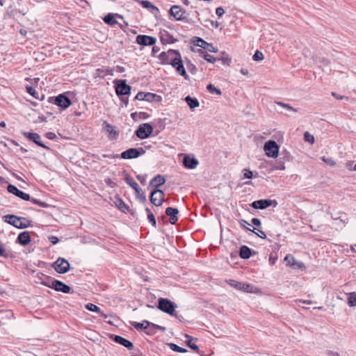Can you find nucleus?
Segmentation results:
<instances>
[{"label":"nucleus","mask_w":356,"mask_h":356,"mask_svg":"<svg viewBox=\"0 0 356 356\" xmlns=\"http://www.w3.org/2000/svg\"><path fill=\"white\" fill-rule=\"evenodd\" d=\"M113 83L117 96L121 101H124V96L131 94V87L127 83L125 79H115Z\"/></svg>","instance_id":"obj_1"},{"label":"nucleus","mask_w":356,"mask_h":356,"mask_svg":"<svg viewBox=\"0 0 356 356\" xmlns=\"http://www.w3.org/2000/svg\"><path fill=\"white\" fill-rule=\"evenodd\" d=\"M47 103L48 104H55L61 110H65L71 106L72 101L65 93H62L56 97H49Z\"/></svg>","instance_id":"obj_2"},{"label":"nucleus","mask_w":356,"mask_h":356,"mask_svg":"<svg viewBox=\"0 0 356 356\" xmlns=\"http://www.w3.org/2000/svg\"><path fill=\"white\" fill-rule=\"evenodd\" d=\"M123 173L124 175V180L126 183L135 191L136 198L138 199L141 203H145L147 198L141 188H140L134 178L129 176L126 171H124Z\"/></svg>","instance_id":"obj_3"},{"label":"nucleus","mask_w":356,"mask_h":356,"mask_svg":"<svg viewBox=\"0 0 356 356\" xmlns=\"http://www.w3.org/2000/svg\"><path fill=\"white\" fill-rule=\"evenodd\" d=\"M157 307L163 312L173 316L175 315V309L177 306L174 302L168 298H159Z\"/></svg>","instance_id":"obj_4"},{"label":"nucleus","mask_w":356,"mask_h":356,"mask_svg":"<svg viewBox=\"0 0 356 356\" xmlns=\"http://www.w3.org/2000/svg\"><path fill=\"white\" fill-rule=\"evenodd\" d=\"M154 127L149 123H143L138 126L134 134L140 139H146L153 133Z\"/></svg>","instance_id":"obj_5"},{"label":"nucleus","mask_w":356,"mask_h":356,"mask_svg":"<svg viewBox=\"0 0 356 356\" xmlns=\"http://www.w3.org/2000/svg\"><path fill=\"white\" fill-rule=\"evenodd\" d=\"M145 150L143 147L129 148L122 152L120 154V158L122 159H136L145 154Z\"/></svg>","instance_id":"obj_6"},{"label":"nucleus","mask_w":356,"mask_h":356,"mask_svg":"<svg viewBox=\"0 0 356 356\" xmlns=\"http://www.w3.org/2000/svg\"><path fill=\"white\" fill-rule=\"evenodd\" d=\"M279 145L273 140L265 143L264 149L267 156L270 158H277L279 155Z\"/></svg>","instance_id":"obj_7"},{"label":"nucleus","mask_w":356,"mask_h":356,"mask_svg":"<svg viewBox=\"0 0 356 356\" xmlns=\"http://www.w3.org/2000/svg\"><path fill=\"white\" fill-rule=\"evenodd\" d=\"M54 270L60 274H65L69 271L70 264L68 261L63 257H58L52 264Z\"/></svg>","instance_id":"obj_8"},{"label":"nucleus","mask_w":356,"mask_h":356,"mask_svg":"<svg viewBox=\"0 0 356 356\" xmlns=\"http://www.w3.org/2000/svg\"><path fill=\"white\" fill-rule=\"evenodd\" d=\"M171 65L175 68L176 72L181 76H184L186 80L189 79V76L186 73V71L183 65L181 60V56H176L174 58H172Z\"/></svg>","instance_id":"obj_9"},{"label":"nucleus","mask_w":356,"mask_h":356,"mask_svg":"<svg viewBox=\"0 0 356 356\" xmlns=\"http://www.w3.org/2000/svg\"><path fill=\"white\" fill-rule=\"evenodd\" d=\"M165 193L162 190L154 188L149 195V200L156 207L161 206L164 202Z\"/></svg>","instance_id":"obj_10"},{"label":"nucleus","mask_w":356,"mask_h":356,"mask_svg":"<svg viewBox=\"0 0 356 356\" xmlns=\"http://www.w3.org/2000/svg\"><path fill=\"white\" fill-rule=\"evenodd\" d=\"M186 13V10L177 5L172 6L169 11V14L174 17L176 20L189 22L185 16Z\"/></svg>","instance_id":"obj_11"},{"label":"nucleus","mask_w":356,"mask_h":356,"mask_svg":"<svg viewBox=\"0 0 356 356\" xmlns=\"http://www.w3.org/2000/svg\"><path fill=\"white\" fill-rule=\"evenodd\" d=\"M180 56L179 50L169 49L167 51L161 52L158 58L160 60L161 64L162 65H171L172 56Z\"/></svg>","instance_id":"obj_12"},{"label":"nucleus","mask_w":356,"mask_h":356,"mask_svg":"<svg viewBox=\"0 0 356 356\" xmlns=\"http://www.w3.org/2000/svg\"><path fill=\"white\" fill-rule=\"evenodd\" d=\"M102 129L107 134V136L111 140H115L118 139L120 131L117 128L107 121H104L102 124Z\"/></svg>","instance_id":"obj_13"},{"label":"nucleus","mask_w":356,"mask_h":356,"mask_svg":"<svg viewBox=\"0 0 356 356\" xmlns=\"http://www.w3.org/2000/svg\"><path fill=\"white\" fill-rule=\"evenodd\" d=\"M271 205L276 207L277 202L275 200L261 199L252 202L250 206L255 209H265Z\"/></svg>","instance_id":"obj_14"},{"label":"nucleus","mask_w":356,"mask_h":356,"mask_svg":"<svg viewBox=\"0 0 356 356\" xmlns=\"http://www.w3.org/2000/svg\"><path fill=\"white\" fill-rule=\"evenodd\" d=\"M23 136L26 137L29 140L34 143L35 145H37L39 147H41L44 149L49 150L50 148L45 145L42 141H41V136L35 132H26L24 131L22 133Z\"/></svg>","instance_id":"obj_15"},{"label":"nucleus","mask_w":356,"mask_h":356,"mask_svg":"<svg viewBox=\"0 0 356 356\" xmlns=\"http://www.w3.org/2000/svg\"><path fill=\"white\" fill-rule=\"evenodd\" d=\"M193 43L195 46L200 47L210 52L216 53L218 51V49L215 47L213 44L206 42L204 40L200 37H195L194 40H193Z\"/></svg>","instance_id":"obj_16"},{"label":"nucleus","mask_w":356,"mask_h":356,"mask_svg":"<svg viewBox=\"0 0 356 356\" xmlns=\"http://www.w3.org/2000/svg\"><path fill=\"white\" fill-rule=\"evenodd\" d=\"M114 203L117 208L124 213H129L132 216H135V212L130 209L129 206L119 195L115 196Z\"/></svg>","instance_id":"obj_17"},{"label":"nucleus","mask_w":356,"mask_h":356,"mask_svg":"<svg viewBox=\"0 0 356 356\" xmlns=\"http://www.w3.org/2000/svg\"><path fill=\"white\" fill-rule=\"evenodd\" d=\"M136 41L141 46H152L156 44V38L147 35H138Z\"/></svg>","instance_id":"obj_18"},{"label":"nucleus","mask_w":356,"mask_h":356,"mask_svg":"<svg viewBox=\"0 0 356 356\" xmlns=\"http://www.w3.org/2000/svg\"><path fill=\"white\" fill-rule=\"evenodd\" d=\"M109 338L114 342L120 344L121 346L127 348L129 350H132L134 348V344L131 341L120 335L111 334H110Z\"/></svg>","instance_id":"obj_19"},{"label":"nucleus","mask_w":356,"mask_h":356,"mask_svg":"<svg viewBox=\"0 0 356 356\" xmlns=\"http://www.w3.org/2000/svg\"><path fill=\"white\" fill-rule=\"evenodd\" d=\"M8 191L17 196L19 198H21L23 200L28 201L31 200V196L29 194L23 192L22 191L18 189L13 184H8L7 187Z\"/></svg>","instance_id":"obj_20"},{"label":"nucleus","mask_w":356,"mask_h":356,"mask_svg":"<svg viewBox=\"0 0 356 356\" xmlns=\"http://www.w3.org/2000/svg\"><path fill=\"white\" fill-rule=\"evenodd\" d=\"M51 289L56 291H60L64 293H71V287L68 286L67 284H65L64 282L55 280H54L53 283L51 284Z\"/></svg>","instance_id":"obj_21"},{"label":"nucleus","mask_w":356,"mask_h":356,"mask_svg":"<svg viewBox=\"0 0 356 356\" xmlns=\"http://www.w3.org/2000/svg\"><path fill=\"white\" fill-rule=\"evenodd\" d=\"M36 280L35 282L38 284H41L45 286L51 288V284L53 283L54 279L51 276L47 275L42 273H38L35 276Z\"/></svg>","instance_id":"obj_22"},{"label":"nucleus","mask_w":356,"mask_h":356,"mask_svg":"<svg viewBox=\"0 0 356 356\" xmlns=\"http://www.w3.org/2000/svg\"><path fill=\"white\" fill-rule=\"evenodd\" d=\"M182 163L183 165L187 169H195L199 163L197 159L187 154L184 156Z\"/></svg>","instance_id":"obj_23"},{"label":"nucleus","mask_w":356,"mask_h":356,"mask_svg":"<svg viewBox=\"0 0 356 356\" xmlns=\"http://www.w3.org/2000/svg\"><path fill=\"white\" fill-rule=\"evenodd\" d=\"M31 241L30 232L28 231H24L18 234L16 243L21 245L26 246L30 243Z\"/></svg>","instance_id":"obj_24"},{"label":"nucleus","mask_w":356,"mask_h":356,"mask_svg":"<svg viewBox=\"0 0 356 356\" xmlns=\"http://www.w3.org/2000/svg\"><path fill=\"white\" fill-rule=\"evenodd\" d=\"M160 40L163 44H173L177 41V39L165 30L160 31Z\"/></svg>","instance_id":"obj_25"},{"label":"nucleus","mask_w":356,"mask_h":356,"mask_svg":"<svg viewBox=\"0 0 356 356\" xmlns=\"http://www.w3.org/2000/svg\"><path fill=\"white\" fill-rule=\"evenodd\" d=\"M117 18L123 19V17L120 14L111 13L105 15L103 20L106 24L113 26L118 24L116 20Z\"/></svg>","instance_id":"obj_26"},{"label":"nucleus","mask_w":356,"mask_h":356,"mask_svg":"<svg viewBox=\"0 0 356 356\" xmlns=\"http://www.w3.org/2000/svg\"><path fill=\"white\" fill-rule=\"evenodd\" d=\"M229 284L231 286H234L235 289H239L245 292H251L252 289V286L248 283H243L231 280Z\"/></svg>","instance_id":"obj_27"},{"label":"nucleus","mask_w":356,"mask_h":356,"mask_svg":"<svg viewBox=\"0 0 356 356\" xmlns=\"http://www.w3.org/2000/svg\"><path fill=\"white\" fill-rule=\"evenodd\" d=\"M3 219L5 222L10 224L14 226L15 227H17L18 221H20L22 220H26V218L17 216L14 214H7L3 216Z\"/></svg>","instance_id":"obj_28"},{"label":"nucleus","mask_w":356,"mask_h":356,"mask_svg":"<svg viewBox=\"0 0 356 356\" xmlns=\"http://www.w3.org/2000/svg\"><path fill=\"white\" fill-rule=\"evenodd\" d=\"M255 254L256 252L254 251L245 245H241L239 248L238 254L243 259H248L252 255Z\"/></svg>","instance_id":"obj_29"},{"label":"nucleus","mask_w":356,"mask_h":356,"mask_svg":"<svg viewBox=\"0 0 356 356\" xmlns=\"http://www.w3.org/2000/svg\"><path fill=\"white\" fill-rule=\"evenodd\" d=\"M179 210L174 207H168L165 209V214L170 217V222L172 225H175L178 221Z\"/></svg>","instance_id":"obj_30"},{"label":"nucleus","mask_w":356,"mask_h":356,"mask_svg":"<svg viewBox=\"0 0 356 356\" xmlns=\"http://www.w3.org/2000/svg\"><path fill=\"white\" fill-rule=\"evenodd\" d=\"M165 182V177L161 175H157L150 181L149 187L159 189L158 188L164 184Z\"/></svg>","instance_id":"obj_31"},{"label":"nucleus","mask_w":356,"mask_h":356,"mask_svg":"<svg viewBox=\"0 0 356 356\" xmlns=\"http://www.w3.org/2000/svg\"><path fill=\"white\" fill-rule=\"evenodd\" d=\"M139 3L143 6V8L148 9L152 13L159 12V8L149 1L142 0L140 1Z\"/></svg>","instance_id":"obj_32"},{"label":"nucleus","mask_w":356,"mask_h":356,"mask_svg":"<svg viewBox=\"0 0 356 356\" xmlns=\"http://www.w3.org/2000/svg\"><path fill=\"white\" fill-rule=\"evenodd\" d=\"M186 340V344L191 348L193 350L198 351L199 347L197 345H196L193 341H197V339L187 334H185Z\"/></svg>","instance_id":"obj_33"},{"label":"nucleus","mask_w":356,"mask_h":356,"mask_svg":"<svg viewBox=\"0 0 356 356\" xmlns=\"http://www.w3.org/2000/svg\"><path fill=\"white\" fill-rule=\"evenodd\" d=\"M184 100L191 109H195L200 106V103L197 99L195 97H192L190 95L186 96Z\"/></svg>","instance_id":"obj_34"},{"label":"nucleus","mask_w":356,"mask_h":356,"mask_svg":"<svg viewBox=\"0 0 356 356\" xmlns=\"http://www.w3.org/2000/svg\"><path fill=\"white\" fill-rule=\"evenodd\" d=\"M145 97V101L149 102H159L161 101L162 97L152 92H146V95H143Z\"/></svg>","instance_id":"obj_35"},{"label":"nucleus","mask_w":356,"mask_h":356,"mask_svg":"<svg viewBox=\"0 0 356 356\" xmlns=\"http://www.w3.org/2000/svg\"><path fill=\"white\" fill-rule=\"evenodd\" d=\"M113 71L114 69L112 68H106L105 70L103 68H99L96 70L97 76L102 79H104L106 74L113 76Z\"/></svg>","instance_id":"obj_36"},{"label":"nucleus","mask_w":356,"mask_h":356,"mask_svg":"<svg viewBox=\"0 0 356 356\" xmlns=\"http://www.w3.org/2000/svg\"><path fill=\"white\" fill-rule=\"evenodd\" d=\"M145 323H149L148 321H146V320H144L142 322L139 323V322H136V321H132L131 322V325L136 329L138 331H142V330H144L145 331V329H146V325H145Z\"/></svg>","instance_id":"obj_37"},{"label":"nucleus","mask_w":356,"mask_h":356,"mask_svg":"<svg viewBox=\"0 0 356 356\" xmlns=\"http://www.w3.org/2000/svg\"><path fill=\"white\" fill-rule=\"evenodd\" d=\"M31 226H32V220L26 218V220H22L20 221H18L16 228L22 229L29 227Z\"/></svg>","instance_id":"obj_38"},{"label":"nucleus","mask_w":356,"mask_h":356,"mask_svg":"<svg viewBox=\"0 0 356 356\" xmlns=\"http://www.w3.org/2000/svg\"><path fill=\"white\" fill-rule=\"evenodd\" d=\"M199 53L200 55L209 63H214L217 60V58H215L203 50H199Z\"/></svg>","instance_id":"obj_39"},{"label":"nucleus","mask_w":356,"mask_h":356,"mask_svg":"<svg viewBox=\"0 0 356 356\" xmlns=\"http://www.w3.org/2000/svg\"><path fill=\"white\" fill-rule=\"evenodd\" d=\"M168 345L170 347V348L175 352L181 353H185L188 352L187 349L181 348L175 343H170Z\"/></svg>","instance_id":"obj_40"},{"label":"nucleus","mask_w":356,"mask_h":356,"mask_svg":"<svg viewBox=\"0 0 356 356\" xmlns=\"http://www.w3.org/2000/svg\"><path fill=\"white\" fill-rule=\"evenodd\" d=\"M146 329L145 332L148 335H153L156 333V327H152V325H155L153 323L149 321V323H145Z\"/></svg>","instance_id":"obj_41"},{"label":"nucleus","mask_w":356,"mask_h":356,"mask_svg":"<svg viewBox=\"0 0 356 356\" xmlns=\"http://www.w3.org/2000/svg\"><path fill=\"white\" fill-rule=\"evenodd\" d=\"M207 90L211 94H216L217 95H220L222 94L221 90L219 88L215 87L212 83H209L207 86Z\"/></svg>","instance_id":"obj_42"},{"label":"nucleus","mask_w":356,"mask_h":356,"mask_svg":"<svg viewBox=\"0 0 356 356\" xmlns=\"http://www.w3.org/2000/svg\"><path fill=\"white\" fill-rule=\"evenodd\" d=\"M285 161H286L283 160V159L280 158L278 160H277L275 161V163L273 165V168L275 170H284L285 169V165H284Z\"/></svg>","instance_id":"obj_43"},{"label":"nucleus","mask_w":356,"mask_h":356,"mask_svg":"<svg viewBox=\"0 0 356 356\" xmlns=\"http://www.w3.org/2000/svg\"><path fill=\"white\" fill-rule=\"evenodd\" d=\"M348 304L350 307L356 306V293H350L348 298Z\"/></svg>","instance_id":"obj_44"},{"label":"nucleus","mask_w":356,"mask_h":356,"mask_svg":"<svg viewBox=\"0 0 356 356\" xmlns=\"http://www.w3.org/2000/svg\"><path fill=\"white\" fill-rule=\"evenodd\" d=\"M26 92L32 95L35 99H39V93L35 90V89L31 86H27L26 87Z\"/></svg>","instance_id":"obj_45"},{"label":"nucleus","mask_w":356,"mask_h":356,"mask_svg":"<svg viewBox=\"0 0 356 356\" xmlns=\"http://www.w3.org/2000/svg\"><path fill=\"white\" fill-rule=\"evenodd\" d=\"M86 308L88 311L96 312V313L100 312V310H101V309L98 306H97L96 305L92 304V303H88L86 305Z\"/></svg>","instance_id":"obj_46"},{"label":"nucleus","mask_w":356,"mask_h":356,"mask_svg":"<svg viewBox=\"0 0 356 356\" xmlns=\"http://www.w3.org/2000/svg\"><path fill=\"white\" fill-rule=\"evenodd\" d=\"M222 54V56L220 58H217V60H220L223 64L229 65L232 61V58L225 52H223Z\"/></svg>","instance_id":"obj_47"},{"label":"nucleus","mask_w":356,"mask_h":356,"mask_svg":"<svg viewBox=\"0 0 356 356\" xmlns=\"http://www.w3.org/2000/svg\"><path fill=\"white\" fill-rule=\"evenodd\" d=\"M275 104L279 105V106H281L283 108H285L288 111H294V112H298V110L296 108H293V106H291V105H289L288 104L284 103L282 102H275Z\"/></svg>","instance_id":"obj_48"},{"label":"nucleus","mask_w":356,"mask_h":356,"mask_svg":"<svg viewBox=\"0 0 356 356\" xmlns=\"http://www.w3.org/2000/svg\"><path fill=\"white\" fill-rule=\"evenodd\" d=\"M29 201H31L33 204L39 205L40 207H43V208L49 207V204L47 203H46L44 202H42L41 200H38V199L31 197V200Z\"/></svg>","instance_id":"obj_49"},{"label":"nucleus","mask_w":356,"mask_h":356,"mask_svg":"<svg viewBox=\"0 0 356 356\" xmlns=\"http://www.w3.org/2000/svg\"><path fill=\"white\" fill-rule=\"evenodd\" d=\"M264 58V54H262L261 51H259V50H257L253 56H252V59L254 60V61H261Z\"/></svg>","instance_id":"obj_50"},{"label":"nucleus","mask_w":356,"mask_h":356,"mask_svg":"<svg viewBox=\"0 0 356 356\" xmlns=\"http://www.w3.org/2000/svg\"><path fill=\"white\" fill-rule=\"evenodd\" d=\"M186 67L188 68V70L193 74H196L197 72V68L196 66L193 64L191 61H188L186 64Z\"/></svg>","instance_id":"obj_51"},{"label":"nucleus","mask_w":356,"mask_h":356,"mask_svg":"<svg viewBox=\"0 0 356 356\" xmlns=\"http://www.w3.org/2000/svg\"><path fill=\"white\" fill-rule=\"evenodd\" d=\"M239 224L241 225V226L245 229V230L247 231H250V232H254V230H256V228H254L253 229H250L249 227H246V225H250V223H248L244 219H241L239 220Z\"/></svg>","instance_id":"obj_52"},{"label":"nucleus","mask_w":356,"mask_h":356,"mask_svg":"<svg viewBox=\"0 0 356 356\" xmlns=\"http://www.w3.org/2000/svg\"><path fill=\"white\" fill-rule=\"evenodd\" d=\"M304 139L305 141L312 144L314 143V137L313 135L310 134L308 131L305 132L304 134Z\"/></svg>","instance_id":"obj_53"},{"label":"nucleus","mask_w":356,"mask_h":356,"mask_svg":"<svg viewBox=\"0 0 356 356\" xmlns=\"http://www.w3.org/2000/svg\"><path fill=\"white\" fill-rule=\"evenodd\" d=\"M280 156H280L281 159H283V160L286 161H290L291 158L290 153L288 151H286V149L283 150L280 153Z\"/></svg>","instance_id":"obj_54"},{"label":"nucleus","mask_w":356,"mask_h":356,"mask_svg":"<svg viewBox=\"0 0 356 356\" xmlns=\"http://www.w3.org/2000/svg\"><path fill=\"white\" fill-rule=\"evenodd\" d=\"M291 267L295 269H302L305 268L304 264L295 259V262L291 263Z\"/></svg>","instance_id":"obj_55"},{"label":"nucleus","mask_w":356,"mask_h":356,"mask_svg":"<svg viewBox=\"0 0 356 356\" xmlns=\"http://www.w3.org/2000/svg\"><path fill=\"white\" fill-rule=\"evenodd\" d=\"M322 160L330 166H334L336 165V162L332 158H326L325 156L322 157Z\"/></svg>","instance_id":"obj_56"},{"label":"nucleus","mask_w":356,"mask_h":356,"mask_svg":"<svg viewBox=\"0 0 356 356\" xmlns=\"http://www.w3.org/2000/svg\"><path fill=\"white\" fill-rule=\"evenodd\" d=\"M243 178L245 179H252V176H253V173L251 170H248V169H244L243 170Z\"/></svg>","instance_id":"obj_57"},{"label":"nucleus","mask_w":356,"mask_h":356,"mask_svg":"<svg viewBox=\"0 0 356 356\" xmlns=\"http://www.w3.org/2000/svg\"><path fill=\"white\" fill-rule=\"evenodd\" d=\"M147 219L149 223L154 227H156V220L154 214L148 215Z\"/></svg>","instance_id":"obj_58"},{"label":"nucleus","mask_w":356,"mask_h":356,"mask_svg":"<svg viewBox=\"0 0 356 356\" xmlns=\"http://www.w3.org/2000/svg\"><path fill=\"white\" fill-rule=\"evenodd\" d=\"M295 258L293 256L291 255V254H287L285 258H284V261L286 262H287V264L289 266H290L291 267V263H293L295 262Z\"/></svg>","instance_id":"obj_59"},{"label":"nucleus","mask_w":356,"mask_h":356,"mask_svg":"<svg viewBox=\"0 0 356 356\" xmlns=\"http://www.w3.org/2000/svg\"><path fill=\"white\" fill-rule=\"evenodd\" d=\"M143 95H146V92H139L134 98V100L145 101V97Z\"/></svg>","instance_id":"obj_60"},{"label":"nucleus","mask_w":356,"mask_h":356,"mask_svg":"<svg viewBox=\"0 0 356 356\" xmlns=\"http://www.w3.org/2000/svg\"><path fill=\"white\" fill-rule=\"evenodd\" d=\"M147 175H136V179L140 182L141 184L145 185L146 181Z\"/></svg>","instance_id":"obj_61"},{"label":"nucleus","mask_w":356,"mask_h":356,"mask_svg":"<svg viewBox=\"0 0 356 356\" xmlns=\"http://www.w3.org/2000/svg\"><path fill=\"white\" fill-rule=\"evenodd\" d=\"M48 239L53 245H56L60 241V239L56 236H50Z\"/></svg>","instance_id":"obj_62"},{"label":"nucleus","mask_w":356,"mask_h":356,"mask_svg":"<svg viewBox=\"0 0 356 356\" xmlns=\"http://www.w3.org/2000/svg\"><path fill=\"white\" fill-rule=\"evenodd\" d=\"M332 96L334 97L337 99L342 100V99H348V98L346 96L339 95L338 93L335 92H332L331 93Z\"/></svg>","instance_id":"obj_63"},{"label":"nucleus","mask_w":356,"mask_h":356,"mask_svg":"<svg viewBox=\"0 0 356 356\" xmlns=\"http://www.w3.org/2000/svg\"><path fill=\"white\" fill-rule=\"evenodd\" d=\"M138 119L140 120H145L149 117V115L145 112H139L138 113Z\"/></svg>","instance_id":"obj_64"}]
</instances>
